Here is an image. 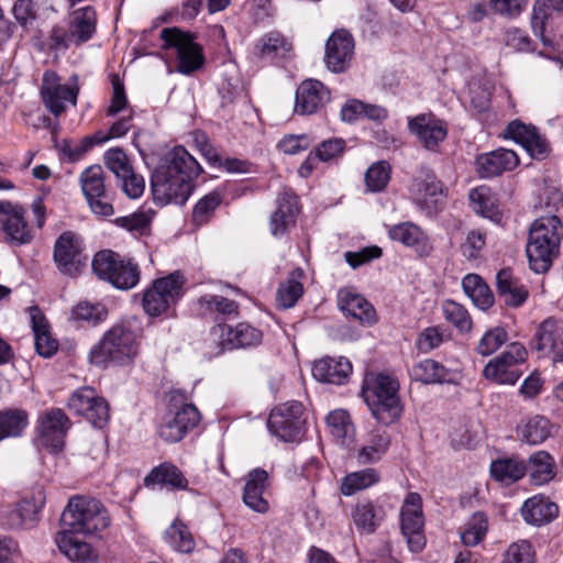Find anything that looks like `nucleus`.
Segmentation results:
<instances>
[{
  "label": "nucleus",
  "instance_id": "obj_1",
  "mask_svg": "<svg viewBox=\"0 0 563 563\" xmlns=\"http://www.w3.org/2000/svg\"><path fill=\"white\" fill-rule=\"evenodd\" d=\"M202 172L196 158L183 146L169 151L154 170L151 178L155 203L184 205L194 189V179Z\"/></svg>",
  "mask_w": 563,
  "mask_h": 563
},
{
  "label": "nucleus",
  "instance_id": "obj_2",
  "mask_svg": "<svg viewBox=\"0 0 563 563\" xmlns=\"http://www.w3.org/2000/svg\"><path fill=\"white\" fill-rule=\"evenodd\" d=\"M563 225L556 216L536 219L529 231L526 254L529 267L536 274L547 273L560 254Z\"/></svg>",
  "mask_w": 563,
  "mask_h": 563
},
{
  "label": "nucleus",
  "instance_id": "obj_3",
  "mask_svg": "<svg viewBox=\"0 0 563 563\" xmlns=\"http://www.w3.org/2000/svg\"><path fill=\"white\" fill-rule=\"evenodd\" d=\"M137 353V334L130 325L118 323L106 331L91 346L88 361L95 366L106 368L111 364L126 365L136 357Z\"/></svg>",
  "mask_w": 563,
  "mask_h": 563
},
{
  "label": "nucleus",
  "instance_id": "obj_4",
  "mask_svg": "<svg viewBox=\"0 0 563 563\" xmlns=\"http://www.w3.org/2000/svg\"><path fill=\"white\" fill-rule=\"evenodd\" d=\"M398 389V382L389 375L378 374L364 380V400L373 417L385 426L394 423L401 416L402 405Z\"/></svg>",
  "mask_w": 563,
  "mask_h": 563
},
{
  "label": "nucleus",
  "instance_id": "obj_5",
  "mask_svg": "<svg viewBox=\"0 0 563 563\" xmlns=\"http://www.w3.org/2000/svg\"><path fill=\"white\" fill-rule=\"evenodd\" d=\"M107 508L96 498L73 496L62 515L64 530L81 534H96L110 526Z\"/></svg>",
  "mask_w": 563,
  "mask_h": 563
},
{
  "label": "nucleus",
  "instance_id": "obj_6",
  "mask_svg": "<svg viewBox=\"0 0 563 563\" xmlns=\"http://www.w3.org/2000/svg\"><path fill=\"white\" fill-rule=\"evenodd\" d=\"M200 420L201 413L190 396L185 390L175 389L169 394L168 412L158 426L157 433L164 441L176 443L198 427Z\"/></svg>",
  "mask_w": 563,
  "mask_h": 563
},
{
  "label": "nucleus",
  "instance_id": "obj_7",
  "mask_svg": "<svg viewBox=\"0 0 563 563\" xmlns=\"http://www.w3.org/2000/svg\"><path fill=\"white\" fill-rule=\"evenodd\" d=\"M91 266L99 279L110 283L118 289H132L140 282L139 265L111 250L97 252Z\"/></svg>",
  "mask_w": 563,
  "mask_h": 563
},
{
  "label": "nucleus",
  "instance_id": "obj_8",
  "mask_svg": "<svg viewBox=\"0 0 563 563\" xmlns=\"http://www.w3.org/2000/svg\"><path fill=\"white\" fill-rule=\"evenodd\" d=\"M267 428L284 442H299L306 429L303 405L291 400L276 406L269 413Z\"/></svg>",
  "mask_w": 563,
  "mask_h": 563
},
{
  "label": "nucleus",
  "instance_id": "obj_9",
  "mask_svg": "<svg viewBox=\"0 0 563 563\" xmlns=\"http://www.w3.org/2000/svg\"><path fill=\"white\" fill-rule=\"evenodd\" d=\"M185 278L179 272L157 278L143 294L144 311L153 317L161 316L181 298Z\"/></svg>",
  "mask_w": 563,
  "mask_h": 563
},
{
  "label": "nucleus",
  "instance_id": "obj_10",
  "mask_svg": "<svg viewBox=\"0 0 563 563\" xmlns=\"http://www.w3.org/2000/svg\"><path fill=\"white\" fill-rule=\"evenodd\" d=\"M163 48H175L177 52V70L184 75H190L202 67L205 56L202 47L195 42L194 35L178 27H166L161 31Z\"/></svg>",
  "mask_w": 563,
  "mask_h": 563
},
{
  "label": "nucleus",
  "instance_id": "obj_11",
  "mask_svg": "<svg viewBox=\"0 0 563 563\" xmlns=\"http://www.w3.org/2000/svg\"><path fill=\"white\" fill-rule=\"evenodd\" d=\"M79 93L78 76L73 75L66 84L53 70H46L42 77L41 96L44 106L54 115L59 117L67 109V103L76 106Z\"/></svg>",
  "mask_w": 563,
  "mask_h": 563
},
{
  "label": "nucleus",
  "instance_id": "obj_12",
  "mask_svg": "<svg viewBox=\"0 0 563 563\" xmlns=\"http://www.w3.org/2000/svg\"><path fill=\"white\" fill-rule=\"evenodd\" d=\"M53 260L60 274L68 277L79 275L88 261L80 236L73 231L63 232L54 243Z\"/></svg>",
  "mask_w": 563,
  "mask_h": 563
},
{
  "label": "nucleus",
  "instance_id": "obj_13",
  "mask_svg": "<svg viewBox=\"0 0 563 563\" xmlns=\"http://www.w3.org/2000/svg\"><path fill=\"white\" fill-rule=\"evenodd\" d=\"M422 499L418 493H409L400 509V529L411 552H421L426 547Z\"/></svg>",
  "mask_w": 563,
  "mask_h": 563
},
{
  "label": "nucleus",
  "instance_id": "obj_14",
  "mask_svg": "<svg viewBox=\"0 0 563 563\" xmlns=\"http://www.w3.org/2000/svg\"><path fill=\"white\" fill-rule=\"evenodd\" d=\"M67 408L84 417L95 428H103L109 420V406L106 399L91 387L76 389L69 397Z\"/></svg>",
  "mask_w": 563,
  "mask_h": 563
},
{
  "label": "nucleus",
  "instance_id": "obj_15",
  "mask_svg": "<svg viewBox=\"0 0 563 563\" xmlns=\"http://www.w3.org/2000/svg\"><path fill=\"white\" fill-rule=\"evenodd\" d=\"M526 356L527 351L521 344L511 343L505 352L486 364L483 376L497 384L514 385L520 376L516 366L525 362Z\"/></svg>",
  "mask_w": 563,
  "mask_h": 563
},
{
  "label": "nucleus",
  "instance_id": "obj_16",
  "mask_svg": "<svg viewBox=\"0 0 563 563\" xmlns=\"http://www.w3.org/2000/svg\"><path fill=\"white\" fill-rule=\"evenodd\" d=\"M84 196L91 211L101 217L113 214V206L107 200L104 172L100 165H91L82 170L79 177Z\"/></svg>",
  "mask_w": 563,
  "mask_h": 563
},
{
  "label": "nucleus",
  "instance_id": "obj_17",
  "mask_svg": "<svg viewBox=\"0 0 563 563\" xmlns=\"http://www.w3.org/2000/svg\"><path fill=\"white\" fill-rule=\"evenodd\" d=\"M531 349L553 363L563 362V323L552 317L543 320L534 332Z\"/></svg>",
  "mask_w": 563,
  "mask_h": 563
},
{
  "label": "nucleus",
  "instance_id": "obj_18",
  "mask_svg": "<svg viewBox=\"0 0 563 563\" xmlns=\"http://www.w3.org/2000/svg\"><path fill=\"white\" fill-rule=\"evenodd\" d=\"M0 231L4 233V241L11 245L29 244L33 240L24 209L10 201H0Z\"/></svg>",
  "mask_w": 563,
  "mask_h": 563
},
{
  "label": "nucleus",
  "instance_id": "obj_19",
  "mask_svg": "<svg viewBox=\"0 0 563 563\" xmlns=\"http://www.w3.org/2000/svg\"><path fill=\"white\" fill-rule=\"evenodd\" d=\"M71 422L59 408H52L38 418V443L54 452L60 451Z\"/></svg>",
  "mask_w": 563,
  "mask_h": 563
},
{
  "label": "nucleus",
  "instance_id": "obj_20",
  "mask_svg": "<svg viewBox=\"0 0 563 563\" xmlns=\"http://www.w3.org/2000/svg\"><path fill=\"white\" fill-rule=\"evenodd\" d=\"M211 335L220 340L223 350L256 346L262 342V331L249 323L241 322L232 328L228 324H217Z\"/></svg>",
  "mask_w": 563,
  "mask_h": 563
},
{
  "label": "nucleus",
  "instance_id": "obj_21",
  "mask_svg": "<svg viewBox=\"0 0 563 563\" xmlns=\"http://www.w3.org/2000/svg\"><path fill=\"white\" fill-rule=\"evenodd\" d=\"M331 99L330 90L317 79L303 80L296 90L295 113L314 114Z\"/></svg>",
  "mask_w": 563,
  "mask_h": 563
},
{
  "label": "nucleus",
  "instance_id": "obj_22",
  "mask_svg": "<svg viewBox=\"0 0 563 563\" xmlns=\"http://www.w3.org/2000/svg\"><path fill=\"white\" fill-rule=\"evenodd\" d=\"M408 130L428 151H437L448 135L445 123L433 114H419L408 120Z\"/></svg>",
  "mask_w": 563,
  "mask_h": 563
},
{
  "label": "nucleus",
  "instance_id": "obj_23",
  "mask_svg": "<svg viewBox=\"0 0 563 563\" xmlns=\"http://www.w3.org/2000/svg\"><path fill=\"white\" fill-rule=\"evenodd\" d=\"M504 136L522 145L533 158H544L549 153V144L537 128L525 124L520 120L509 122Z\"/></svg>",
  "mask_w": 563,
  "mask_h": 563
},
{
  "label": "nucleus",
  "instance_id": "obj_24",
  "mask_svg": "<svg viewBox=\"0 0 563 563\" xmlns=\"http://www.w3.org/2000/svg\"><path fill=\"white\" fill-rule=\"evenodd\" d=\"M354 53L353 36L345 30L334 31L325 43V64L333 73L346 69Z\"/></svg>",
  "mask_w": 563,
  "mask_h": 563
},
{
  "label": "nucleus",
  "instance_id": "obj_25",
  "mask_svg": "<svg viewBox=\"0 0 563 563\" xmlns=\"http://www.w3.org/2000/svg\"><path fill=\"white\" fill-rule=\"evenodd\" d=\"M277 208L269 219L271 233L279 238L292 227L299 213L298 197L290 189L280 191L276 199Z\"/></svg>",
  "mask_w": 563,
  "mask_h": 563
},
{
  "label": "nucleus",
  "instance_id": "obj_26",
  "mask_svg": "<svg viewBox=\"0 0 563 563\" xmlns=\"http://www.w3.org/2000/svg\"><path fill=\"white\" fill-rule=\"evenodd\" d=\"M519 164L516 152L506 148H498L476 157V172L481 178H492L505 172L512 170Z\"/></svg>",
  "mask_w": 563,
  "mask_h": 563
},
{
  "label": "nucleus",
  "instance_id": "obj_27",
  "mask_svg": "<svg viewBox=\"0 0 563 563\" xmlns=\"http://www.w3.org/2000/svg\"><path fill=\"white\" fill-rule=\"evenodd\" d=\"M388 236L390 240L412 249L419 256H429L433 250L428 235L412 222H401L389 227Z\"/></svg>",
  "mask_w": 563,
  "mask_h": 563
},
{
  "label": "nucleus",
  "instance_id": "obj_28",
  "mask_svg": "<svg viewBox=\"0 0 563 563\" xmlns=\"http://www.w3.org/2000/svg\"><path fill=\"white\" fill-rule=\"evenodd\" d=\"M352 373V364L345 357H322L313 363L312 376L322 383L343 385Z\"/></svg>",
  "mask_w": 563,
  "mask_h": 563
},
{
  "label": "nucleus",
  "instance_id": "obj_29",
  "mask_svg": "<svg viewBox=\"0 0 563 563\" xmlns=\"http://www.w3.org/2000/svg\"><path fill=\"white\" fill-rule=\"evenodd\" d=\"M410 192L415 203L421 210L429 211L437 202V197L444 194V186L433 173L424 170L422 176L413 180Z\"/></svg>",
  "mask_w": 563,
  "mask_h": 563
},
{
  "label": "nucleus",
  "instance_id": "obj_30",
  "mask_svg": "<svg viewBox=\"0 0 563 563\" xmlns=\"http://www.w3.org/2000/svg\"><path fill=\"white\" fill-rule=\"evenodd\" d=\"M496 285L499 298L508 307L518 308L528 299V289L509 268L500 269L497 273Z\"/></svg>",
  "mask_w": 563,
  "mask_h": 563
},
{
  "label": "nucleus",
  "instance_id": "obj_31",
  "mask_svg": "<svg viewBox=\"0 0 563 563\" xmlns=\"http://www.w3.org/2000/svg\"><path fill=\"white\" fill-rule=\"evenodd\" d=\"M267 483L268 474L263 468H254L247 474L243 492V501L252 510L261 514L268 510V501L263 497Z\"/></svg>",
  "mask_w": 563,
  "mask_h": 563
},
{
  "label": "nucleus",
  "instance_id": "obj_32",
  "mask_svg": "<svg viewBox=\"0 0 563 563\" xmlns=\"http://www.w3.org/2000/svg\"><path fill=\"white\" fill-rule=\"evenodd\" d=\"M67 26L76 46L88 42L97 30L96 10L90 5L74 10L69 13Z\"/></svg>",
  "mask_w": 563,
  "mask_h": 563
},
{
  "label": "nucleus",
  "instance_id": "obj_33",
  "mask_svg": "<svg viewBox=\"0 0 563 563\" xmlns=\"http://www.w3.org/2000/svg\"><path fill=\"white\" fill-rule=\"evenodd\" d=\"M559 515V507L549 498L537 495L527 499L521 507L523 520L532 526H544L554 520Z\"/></svg>",
  "mask_w": 563,
  "mask_h": 563
},
{
  "label": "nucleus",
  "instance_id": "obj_34",
  "mask_svg": "<svg viewBox=\"0 0 563 563\" xmlns=\"http://www.w3.org/2000/svg\"><path fill=\"white\" fill-rule=\"evenodd\" d=\"M63 530L56 536V544L59 551L70 561L77 563H96V554L89 543L79 540L75 534Z\"/></svg>",
  "mask_w": 563,
  "mask_h": 563
},
{
  "label": "nucleus",
  "instance_id": "obj_35",
  "mask_svg": "<svg viewBox=\"0 0 563 563\" xmlns=\"http://www.w3.org/2000/svg\"><path fill=\"white\" fill-rule=\"evenodd\" d=\"M30 317L36 352L44 357L53 356L58 350V342L52 338L46 318L35 306L30 308Z\"/></svg>",
  "mask_w": 563,
  "mask_h": 563
},
{
  "label": "nucleus",
  "instance_id": "obj_36",
  "mask_svg": "<svg viewBox=\"0 0 563 563\" xmlns=\"http://www.w3.org/2000/svg\"><path fill=\"white\" fill-rule=\"evenodd\" d=\"M562 14L563 0H536L531 14V27L534 35L545 43L544 34L548 25Z\"/></svg>",
  "mask_w": 563,
  "mask_h": 563
},
{
  "label": "nucleus",
  "instance_id": "obj_37",
  "mask_svg": "<svg viewBox=\"0 0 563 563\" xmlns=\"http://www.w3.org/2000/svg\"><path fill=\"white\" fill-rule=\"evenodd\" d=\"M340 309L361 322L373 323L376 318L374 307L361 295L342 289L338 295Z\"/></svg>",
  "mask_w": 563,
  "mask_h": 563
},
{
  "label": "nucleus",
  "instance_id": "obj_38",
  "mask_svg": "<svg viewBox=\"0 0 563 563\" xmlns=\"http://www.w3.org/2000/svg\"><path fill=\"white\" fill-rule=\"evenodd\" d=\"M409 373L413 380L422 384H443L454 380L453 372L432 358L416 363Z\"/></svg>",
  "mask_w": 563,
  "mask_h": 563
},
{
  "label": "nucleus",
  "instance_id": "obj_39",
  "mask_svg": "<svg viewBox=\"0 0 563 563\" xmlns=\"http://www.w3.org/2000/svg\"><path fill=\"white\" fill-rule=\"evenodd\" d=\"M351 517L360 533L372 534L383 520V511L372 501H362L353 507Z\"/></svg>",
  "mask_w": 563,
  "mask_h": 563
},
{
  "label": "nucleus",
  "instance_id": "obj_40",
  "mask_svg": "<svg viewBox=\"0 0 563 563\" xmlns=\"http://www.w3.org/2000/svg\"><path fill=\"white\" fill-rule=\"evenodd\" d=\"M390 435L384 430H375L369 433L366 443L358 450L356 460L360 464L378 462L388 451Z\"/></svg>",
  "mask_w": 563,
  "mask_h": 563
},
{
  "label": "nucleus",
  "instance_id": "obj_41",
  "mask_svg": "<svg viewBox=\"0 0 563 563\" xmlns=\"http://www.w3.org/2000/svg\"><path fill=\"white\" fill-rule=\"evenodd\" d=\"M553 424L544 416H534L527 420L518 431L521 442L529 445H539L552 435Z\"/></svg>",
  "mask_w": 563,
  "mask_h": 563
},
{
  "label": "nucleus",
  "instance_id": "obj_42",
  "mask_svg": "<svg viewBox=\"0 0 563 563\" xmlns=\"http://www.w3.org/2000/svg\"><path fill=\"white\" fill-rule=\"evenodd\" d=\"M530 481L533 485H543L555 476V460L547 451L540 450L530 455Z\"/></svg>",
  "mask_w": 563,
  "mask_h": 563
},
{
  "label": "nucleus",
  "instance_id": "obj_43",
  "mask_svg": "<svg viewBox=\"0 0 563 563\" xmlns=\"http://www.w3.org/2000/svg\"><path fill=\"white\" fill-rule=\"evenodd\" d=\"M462 287L464 292L479 309L487 310L494 305V295L479 275L467 274L462 279Z\"/></svg>",
  "mask_w": 563,
  "mask_h": 563
},
{
  "label": "nucleus",
  "instance_id": "obj_44",
  "mask_svg": "<svg viewBox=\"0 0 563 563\" xmlns=\"http://www.w3.org/2000/svg\"><path fill=\"white\" fill-rule=\"evenodd\" d=\"M146 486L151 484L169 485L177 489H187L188 481L181 471L172 463H162L154 467L144 478Z\"/></svg>",
  "mask_w": 563,
  "mask_h": 563
},
{
  "label": "nucleus",
  "instance_id": "obj_45",
  "mask_svg": "<svg viewBox=\"0 0 563 563\" xmlns=\"http://www.w3.org/2000/svg\"><path fill=\"white\" fill-rule=\"evenodd\" d=\"M380 481V474L376 468L367 467L346 474L341 483V493L352 496L357 492L367 489Z\"/></svg>",
  "mask_w": 563,
  "mask_h": 563
},
{
  "label": "nucleus",
  "instance_id": "obj_46",
  "mask_svg": "<svg viewBox=\"0 0 563 563\" xmlns=\"http://www.w3.org/2000/svg\"><path fill=\"white\" fill-rule=\"evenodd\" d=\"M327 427L332 437L341 445H349L354 435V426L350 415L343 409L331 411L325 418Z\"/></svg>",
  "mask_w": 563,
  "mask_h": 563
},
{
  "label": "nucleus",
  "instance_id": "obj_47",
  "mask_svg": "<svg viewBox=\"0 0 563 563\" xmlns=\"http://www.w3.org/2000/svg\"><path fill=\"white\" fill-rule=\"evenodd\" d=\"M527 471V466L523 461L509 457L494 461L490 464L492 476L504 484H512L521 479Z\"/></svg>",
  "mask_w": 563,
  "mask_h": 563
},
{
  "label": "nucleus",
  "instance_id": "obj_48",
  "mask_svg": "<svg viewBox=\"0 0 563 563\" xmlns=\"http://www.w3.org/2000/svg\"><path fill=\"white\" fill-rule=\"evenodd\" d=\"M29 424V415L23 409H5L0 411V441L20 437Z\"/></svg>",
  "mask_w": 563,
  "mask_h": 563
},
{
  "label": "nucleus",
  "instance_id": "obj_49",
  "mask_svg": "<svg viewBox=\"0 0 563 563\" xmlns=\"http://www.w3.org/2000/svg\"><path fill=\"white\" fill-rule=\"evenodd\" d=\"M164 539L172 549L180 553H190L195 549V539L188 527L175 520L164 532Z\"/></svg>",
  "mask_w": 563,
  "mask_h": 563
},
{
  "label": "nucleus",
  "instance_id": "obj_50",
  "mask_svg": "<svg viewBox=\"0 0 563 563\" xmlns=\"http://www.w3.org/2000/svg\"><path fill=\"white\" fill-rule=\"evenodd\" d=\"M256 49L261 57L274 59L287 56L292 46L279 32H269L258 40Z\"/></svg>",
  "mask_w": 563,
  "mask_h": 563
},
{
  "label": "nucleus",
  "instance_id": "obj_51",
  "mask_svg": "<svg viewBox=\"0 0 563 563\" xmlns=\"http://www.w3.org/2000/svg\"><path fill=\"white\" fill-rule=\"evenodd\" d=\"M108 316L107 308L101 303H92L84 300L75 305L69 314V320L84 322L88 325H97L106 320Z\"/></svg>",
  "mask_w": 563,
  "mask_h": 563
},
{
  "label": "nucleus",
  "instance_id": "obj_52",
  "mask_svg": "<svg viewBox=\"0 0 563 563\" xmlns=\"http://www.w3.org/2000/svg\"><path fill=\"white\" fill-rule=\"evenodd\" d=\"M300 273L292 272L287 280L282 283L276 292V303L282 309H288L296 305L303 294L302 284L299 282Z\"/></svg>",
  "mask_w": 563,
  "mask_h": 563
},
{
  "label": "nucleus",
  "instance_id": "obj_53",
  "mask_svg": "<svg viewBox=\"0 0 563 563\" xmlns=\"http://www.w3.org/2000/svg\"><path fill=\"white\" fill-rule=\"evenodd\" d=\"M488 520L484 512H475L461 531V541L466 547L478 544L486 536Z\"/></svg>",
  "mask_w": 563,
  "mask_h": 563
},
{
  "label": "nucleus",
  "instance_id": "obj_54",
  "mask_svg": "<svg viewBox=\"0 0 563 563\" xmlns=\"http://www.w3.org/2000/svg\"><path fill=\"white\" fill-rule=\"evenodd\" d=\"M445 320L453 324L460 332H468L472 329V319L468 311L454 300H445L442 303Z\"/></svg>",
  "mask_w": 563,
  "mask_h": 563
},
{
  "label": "nucleus",
  "instance_id": "obj_55",
  "mask_svg": "<svg viewBox=\"0 0 563 563\" xmlns=\"http://www.w3.org/2000/svg\"><path fill=\"white\" fill-rule=\"evenodd\" d=\"M45 504V497L42 489H38L32 495L31 498H24L15 504L23 520L26 525V529L35 527L38 521V514Z\"/></svg>",
  "mask_w": 563,
  "mask_h": 563
},
{
  "label": "nucleus",
  "instance_id": "obj_56",
  "mask_svg": "<svg viewBox=\"0 0 563 563\" xmlns=\"http://www.w3.org/2000/svg\"><path fill=\"white\" fill-rule=\"evenodd\" d=\"M222 197L219 192L212 191L202 197L195 206L192 221L196 225H202L209 221L214 210L220 206Z\"/></svg>",
  "mask_w": 563,
  "mask_h": 563
},
{
  "label": "nucleus",
  "instance_id": "obj_57",
  "mask_svg": "<svg viewBox=\"0 0 563 563\" xmlns=\"http://www.w3.org/2000/svg\"><path fill=\"white\" fill-rule=\"evenodd\" d=\"M390 179V166L387 162L373 164L365 173V183L368 190L379 192L384 190Z\"/></svg>",
  "mask_w": 563,
  "mask_h": 563
},
{
  "label": "nucleus",
  "instance_id": "obj_58",
  "mask_svg": "<svg viewBox=\"0 0 563 563\" xmlns=\"http://www.w3.org/2000/svg\"><path fill=\"white\" fill-rule=\"evenodd\" d=\"M508 334L501 327L489 329L479 340L476 352L483 356L495 353L504 343H506Z\"/></svg>",
  "mask_w": 563,
  "mask_h": 563
},
{
  "label": "nucleus",
  "instance_id": "obj_59",
  "mask_svg": "<svg viewBox=\"0 0 563 563\" xmlns=\"http://www.w3.org/2000/svg\"><path fill=\"white\" fill-rule=\"evenodd\" d=\"M346 148V142L341 137L322 141L313 151L320 162L332 163L340 159Z\"/></svg>",
  "mask_w": 563,
  "mask_h": 563
},
{
  "label": "nucleus",
  "instance_id": "obj_60",
  "mask_svg": "<svg viewBox=\"0 0 563 563\" xmlns=\"http://www.w3.org/2000/svg\"><path fill=\"white\" fill-rule=\"evenodd\" d=\"M48 51L54 53H65L75 40L70 36V31L62 25H54L44 42Z\"/></svg>",
  "mask_w": 563,
  "mask_h": 563
},
{
  "label": "nucleus",
  "instance_id": "obj_61",
  "mask_svg": "<svg viewBox=\"0 0 563 563\" xmlns=\"http://www.w3.org/2000/svg\"><path fill=\"white\" fill-rule=\"evenodd\" d=\"M468 197L471 207L476 213L489 219L497 216L496 208L492 199L488 197L486 188H474L470 191Z\"/></svg>",
  "mask_w": 563,
  "mask_h": 563
},
{
  "label": "nucleus",
  "instance_id": "obj_62",
  "mask_svg": "<svg viewBox=\"0 0 563 563\" xmlns=\"http://www.w3.org/2000/svg\"><path fill=\"white\" fill-rule=\"evenodd\" d=\"M501 563H534V551L527 540H519L509 545Z\"/></svg>",
  "mask_w": 563,
  "mask_h": 563
},
{
  "label": "nucleus",
  "instance_id": "obj_63",
  "mask_svg": "<svg viewBox=\"0 0 563 563\" xmlns=\"http://www.w3.org/2000/svg\"><path fill=\"white\" fill-rule=\"evenodd\" d=\"M106 166L120 178L126 176L132 168L125 152L119 147L110 148L104 154Z\"/></svg>",
  "mask_w": 563,
  "mask_h": 563
},
{
  "label": "nucleus",
  "instance_id": "obj_64",
  "mask_svg": "<svg viewBox=\"0 0 563 563\" xmlns=\"http://www.w3.org/2000/svg\"><path fill=\"white\" fill-rule=\"evenodd\" d=\"M486 245V234L481 230H472L467 233L465 242L461 245V252L468 261L477 260Z\"/></svg>",
  "mask_w": 563,
  "mask_h": 563
}]
</instances>
